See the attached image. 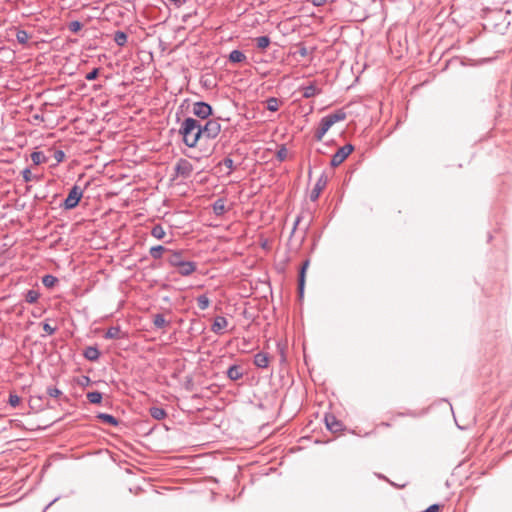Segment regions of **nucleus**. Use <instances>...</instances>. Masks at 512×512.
<instances>
[{
	"label": "nucleus",
	"mask_w": 512,
	"mask_h": 512,
	"mask_svg": "<svg viewBox=\"0 0 512 512\" xmlns=\"http://www.w3.org/2000/svg\"><path fill=\"white\" fill-rule=\"evenodd\" d=\"M179 133L184 144L190 148L196 147L198 142L203 139L201 122L191 117L184 119L179 128Z\"/></svg>",
	"instance_id": "obj_1"
},
{
	"label": "nucleus",
	"mask_w": 512,
	"mask_h": 512,
	"mask_svg": "<svg viewBox=\"0 0 512 512\" xmlns=\"http://www.w3.org/2000/svg\"><path fill=\"white\" fill-rule=\"evenodd\" d=\"M346 119V113L343 110H337L334 113L328 114L324 116L320 123L319 127L314 133V138L316 141H321L324 135L328 132V130L337 122L343 121Z\"/></svg>",
	"instance_id": "obj_2"
},
{
	"label": "nucleus",
	"mask_w": 512,
	"mask_h": 512,
	"mask_svg": "<svg viewBox=\"0 0 512 512\" xmlns=\"http://www.w3.org/2000/svg\"><path fill=\"white\" fill-rule=\"evenodd\" d=\"M221 132V124L219 119H209L202 125L203 139H215Z\"/></svg>",
	"instance_id": "obj_3"
},
{
	"label": "nucleus",
	"mask_w": 512,
	"mask_h": 512,
	"mask_svg": "<svg viewBox=\"0 0 512 512\" xmlns=\"http://www.w3.org/2000/svg\"><path fill=\"white\" fill-rule=\"evenodd\" d=\"M82 196H83L82 188L78 185H74L70 189L68 196L64 200V203H63L64 207L66 209L75 208L78 205L79 201L81 200Z\"/></svg>",
	"instance_id": "obj_4"
},
{
	"label": "nucleus",
	"mask_w": 512,
	"mask_h": 512,
	"mask_svg": "<svg viewBox=\"0 0 512 512\" xmlns=\"http://www.w3.org/2000/svg\"><path fill=\"white\" fill-rule=\"evenodd\" d=\"M354 147L351 144H346L342 147H340L337 152L332 156L331 159V166L337 167L340 164H342L347 157L353 152Z\"/></svg>",
	"instance_id": "obj_5"
},
{
	"label": "nucleus",
	"mask_w": 512,
	"mask_h": 512,
	"mask_svg": "<svg viewBox=\"0 0 512 512\" xmlns=\"http://www.w3.org/2000/svg\"><path fill=\"white\" fill-rule=\"evenodd\" d=\"M192 112L201 119H207L212 114V107L206 102H196L193 104Z\"/></svg>",
	"instance_id": "obj_6"
},
{
	"label": "nucleus",
	"mask_w": 512,
	"mask_h": 512,
	"mask_svg": "<svg viewBox=\"0 0 512 512\" xmlns=\"http://www.w3.org/2000/svg\"><path fill=\"white\" fill-rule=\"evenodd\" d=\"M192 170V164L186 159H180L175 166V171L177 175H180L185 178L191 175Z\"/></svg>",
	"instance_id": "obj_7"
},
{
	"label": "nucleus",
	"mask_w": 512,
	"mask_h": 512,
	"mask_svg": "<svg viewBox=\"0 0 512 512\" xmlns=\"http://www.w3.org/2000/svg\"><path fill=\"white\" fill-rule=\"evenodd\" d=\"M177 272L181 276H189L196 271L197 264L193 261L183 260L177 267Z\"/></svg>",
	"instance_id": "obj_8"
},
{
	"label": "nucleus",
	"mask_w": 512,
	"mask_h": 512,
	"mask_svg": "<svg viewBox=\"0 0 512 512\" xmlns=\"http://www.w3.org/2000/svg\"><path fill=\"white\" fill-rule=\"evenodd\" d=\"M309 266V260H306L303 262L298 275V294L300 298H303L304 296V288H305V277H306V270Z\"/></svg>",
	"instance_id": "obj_9"
},
{
	"label": "nucleus",
	"mask_w": 512,
	"mask_h": 512,
	"mask_svg": "<svg viewBox=\"0 0 512 512\" xmlns=\"http://www.w3.org/2000/svg\"><path fill=\"white\" fill-rule=\"evenodd\" d=\"M325 424L329 431L336 433L343 430V424L334 415L328 414L325 416Z\"/></svg>",
	"instance_id": "obj_10"
},
{
	"label": "nucleus",
	"mask_w": 512,
	"mask_h": 512,
	"mask_svg": "<svg viewBox=\"0 0 512 512\" xmlns=\"http://www.w3.org/2000/svg\"><path fill=\"white\" fill-rule=\"evenodd\" d=\"M168 253L167 262L173 267H177L183 260H185L183 250L172 251L169 249Z\"/></svg>",
	"instance_id": "obj_11"
},
{
	"label": "nucleus",
	"mask_w": 512,
	"mask_h": 512,
	"mask_svg": "<svg viewBox=\"0 0 512 512\" xmlns=\"http://www.w3.org/2000/svg\"><path fill=\"white\" fill-rule=\"evenodd\" d=\"M227 325L228 321L224 316H216L211 326V330L215 334H221Z\"/></svg>",
	"instance_id": "obj_12"
},
{
	"label": "nucleus",
	"mask_w": 512,
	"mask_h": 512,
	"mask_svg": "<svg viewBox=\"0 0 512 512\" xmlns=\"http://www.w3.org/2000/svg\"><path fill=\"white\" fill-rule=\"evenodd\" d=\"M126 337H127V334L123 333L121 331L120 326H118V325L111 326L110 328H108L104 335L105 339H122V338H126Z\"/></svg>",
	"instance_id": "obj_13"
},
{
	"label": "nucleus",
	"mask_w": 512,
	"mask_h": 512,
	"mask_svg": "<svg viewBox=\"0 0 512 512\" xmlns=\"http://www.w3.org/2000/svg\"><path fill=\"white\" fill-rule=\"evenodd\" d=\"M227 377L232 381H237L243 377V370L240 365L233 364L227 369Z\"/></svg>",
	"instance_id": "obj_14"
},
{
	"label": "nucleus",
	"mask_w": 512,
	"mask_h": 512,
	"mask_svg": "<svg viewBox=\"0 0 512 512\" xmlns=\"http://www.w3.org/2000/svg\"><path fill=\"white\" fill-rule=\"evenodd\" d=\"M83 356L89 361H97L100 358V351L96 346H88L83 351Z\"/></svg>",
	"instance_id": "obj_15"
},
{
	"label": "nucleus",
	"mask_w": 512,
	"mask_h": 512,
	"mask_svg": "<svg viewBox=\"0 0 512 512\" xmlns=\"http://www.w3.org/2000/svg\"><path fill=\"white\" fill-rule=\"evenodd\" d=\"M302 96L304 98H311L318 94H320L321 90L315 84H309L307 86H302L301 88Z\"/></svg>",
	"instance_id": "obj_16"
},
{
	"label": "nucleus",
	"mask_w": 512,
	"mask_h": 512,
	"mask_svg": "<svg viewBox=\"0 0 512 512\" xmlns=\"http://www.w3.org/2000/svg\"><path fill=\"white\" fill-rule=\"evenodd\" d=\"M254 364L259 368H266L269 364V357L267 353L259 352L254 356Z\"/></svg>",
	"instance_id": "obj_17"
},
{
	"label": "nucleus",
	"mask_w": 512,
	"mask_h": 512,
	"mask_svg": "<svg viewBox=\"0 0 512 512\" xmlns=\"http://www.w3.org/2000/svg\"><path fill=\"white\" fill-rule=\"evenodd\" d=\"M212 208H213V212L220 216L222 214H224V212L227 211V207H226V200L223 199V198H219L217 199L213 205H212Z\"/></svg>",
	"instance_id": "obj_18"
},
{
	"label": "nucleus",
	"mask_w": 512,
	"mask_h": 512,
	"mask_svg": "<svg viewBox=\"0 0 512 512\" xmlns=\"http://www.w3.org/2000/svg\"><path fill=\"white\" fill-rule=\"evenodd\" d=\"M96 417L103 421L104 423L109 424L111 426L116 427L119 425V420L111 414L99 413Z\"/></svg>",
	"instance_id": "obj_19"
},
{
	"label": "nucleus",
	"mask_w": 512,
	"mask_h": 512,
	"mask_svg": "<svg viewBox=\"0 0 512 512\" xmlns=\"http://www.w3.org/2000/svg\"><path fill=\"white\" fill-rule=\"evenodd\" d=\"M326 185V179H323V177H321L317 183L315 184V187L313 188L312 192H311V200L315 201L319 195H320V192L322 191V189L325 187Z\"/></svg>",
	"instance_id": "obj_20"
},
{
	"label": "nucleus",
	"mask_w": 512,
	"mask_h": 512,
	"mask_svg": "<svg viewBox=\"0 0 512 512\" xmlns=\"http://www.w3.org/2000/svg\"><path fill=\"white\" fill-rule=\"evenodd\" d=\"M168 251H169V249H167L165 246L156 245V246H152L150 248L149 253L153 259H160L163 255V253L168 252Z\"/></svg>",
	"instance_id": "obj_21"
},
{
	"label": "nucleus",
	"mask_w": 512,
	"mask_h": 512,
	"mask_svg": "<svg viewBox=\"0 0 512 512\" xmlns=\"http://www.w3.org/2000/svg\"><path fill=\"white\" fill-rule=\"evenodd\" d=\"M228 59L232 63H241L246 60V56L242 51L235 49L230 52Z\"/></svg>",
	"instance_id": "obj_22"
},
{
	"label": "nucleus",
	"mask_w": 512,
	"mask_h": 512,
	"mask_svg": "<svg viewBox=\"0 0 512 512\" xmlns=\"http://www.w3.org/2000/svg\"><path fill=\"white\" fill-rule=\"evenodd\" d=\"M30 157L34 165H40L48 161V158L42 151H34Z\"/></svg>",
	"instance_id": "obj_23"
},
{
	"label": "nucleus",
	"mask_w": 512,
	"mask_h": 512,
	"mask_svg": "<svg viewBox=\"0 0 512 512\" xmlns=\"http://www.w3.org/2000/svg\"><path fill=\"white\" fill-rule=\"evenodd\" d=\"M149 412H150V415L156 420H163L167 416L166 411L163 408L158 407V406L151 407L149 409Z\"/></svg>",
	"instance_id": "obj_24"
},
{
	"label": "nucleus",
	"mask_w": 512,
	"mask_h": 512,
	"mask_svg": "<svg viewBox=\"0 0 512 512\" xmlns=\"http://www.w3.org/2000/svg\"><path fill=\"white\" fill-rule=\"evenodd\" d=\"M113 39L118 46L123 47L127 43L128 36L125 32L118 30L114 33Z\"/></svg>",
	"instance_id": "obj_25"
},
{
	"label": "nucleus",
	"mask_w": 512,
	"mask_h": 512,
	"mask_svg": "<svg viewBox=\"0 0 512 512\" xmlns=\"http://www.w3.org/2000/svg\"><path fill=\"white\" fill-rule=\"evenodd\" d=\"M46 393L50 397H53V398L62 397V400L66 401V402L69 401V398L67 396H63L62 391L60 389H58L57 387H53V386L47 387Z\"/></svg>",
	"instance_id": "obj_26"
},
{
	"label": "nucleus",
	"mask_w": 512,
	"mask_h": 512,
	"mask_svg": "<svg viewBox=\"0 0 512 512\" xmlns=\"http://www.w3.org/2000/svg\"><path fill=\"white\" fill-rule=\"evenodd\" d=\"M86 397L91 404H100L103 398L102 393L99 391L88 392Z\"/></svg>",
	"instance_id": "obj_27"
},
{
	"label": "nucleus",
	"mask_w": 512,
	"mask_h": 512,
	"mask_svg": "<svg viewBox=\"0 0 512 512\" xmlns=\"http://www.w3.org/2000/svg\"><path fill=\"white\" fill-rule=\"evenodd\" d=\"M270 38L268 36H259L255 38V43L258 49L265 50L270 45Z\"/></svg>",
	"instance_id": "obj_28"
},
{
	"label": "nucleus",
	"mask_w": 512,
	"mask_h": 512,
	"mask_svg": "<svg viewBox=\"0 0 512 512\" xmlns=\"http://www.w3.org/2000/svg\"><path fill=\"white\" fill-rule=\"evenodd\" d=\"M57 282H58V279L51 274H46L42 277V284L46 288H53Z\"/></svg>",
	"instance_id": "obj_29"
},
{
	"label": "nucleus",
	"mask_w": 512,
	"mask_h": 512,
	"mask_svg": "<svg viewBox=\"0 0 512 512\" xmlns=\"http://www.w3.org/2000/svg\"><path fill=\"white\" fill-rule=\"evenodd\" d=\"M40 297V293L37 290L30 289L25 294V300L27 303L33 304L37 302Z\"/></svg>",
	"instance_id": "obj_30"
},
{
	"label": "nucleus",
	"mask_w": 512,
	"mask_h": 512,
	"mask_svg": "<svg viewBox=\"0 0 512 512\" xmlns=\"http://www.w3.org/2000/svg\"><path fill=\"white\" fill-rule=\"evenodd\" d=\"M266 104H267L266 107L269 111L275 112L279 109L280 101L278 98L270 97L267 99Z\"/></svg>",
	"instance_id": "obj_31"
},
{
	"label": "nucleus",
	"mask_w": 512,
	"mask_h": 512,
	"mask_svg": "<svg viewBox=\"0 0 512 512\" xmlns=\"http://www.w3.org/2000/svg\"><path fill=\"white\" fill-rule=\"evenodd\" d=\"M153 324L156 328H163L167 324V321L163 314L158 313L154 315Z\"/></svg>",
	"instance_id": "obj_32"
},
{
	"label": "nucleus",
	"mask_w": 512,
	"mask_h": 512,
	"mask_svg": "<svg viewBox=\"0 0 512 512\" xmlns=\"http://www.w3.org/2000/svg\"><path fill=\"white\" fill-rule=\"evenodd\" d=\"M209 304L210 300L205 294L199 295L197 297V305L199 309L206 310L209 307Z\"/></svg>",
	"instance_id": "obj_33"
},
{
	"label": "nucleus",
	"mask_w": 512,
	"mask_h": 512,
	"mask_svg": "<svg viewBox=\"0 0 512 512\" xmlns=\"http://www.w3.org/2000/svg\"><path fill=\"white\" fill-rule=\"evenodd\" d=\"M151 234L157 239H162L165 236L163 226H152Z\"/></svg>",
	"instance_id": "obj_34"
},
{
	"label": "nucleus",
	"mask_w": 512,
	"mask_h": 512,
	"mask_svg": "<svg viewBox=\"0 0 512 512\" xmlns=\"http://www.w3.org/2000/svg\"><path fill=\"white\" fill-rule=\"evenodd\" d=\"M16 39L20 44H26L29 40V34L25 30H18L16 33Z\"/></svg>",
	"instance_id": "obj_35"
},
{
	"label": "nucleus",
	"mask_w": 512,
	"mask_h": 512,
	"mask_svg": "<svg viewBox=\"0 0 512 512\" xmlns=\"http://www.w3.org/2000/svg\"><path fill=\"white\" fill-rule=\"evenodd\" d=\"M22 176L25 182H30L33 180H38V177L35 176L29 168H26L22 171Z\"/></svg>",
	"instance_id": "obj_36"
},
{
	"label": "nucleus",
	"mask_w": 512,
	"mask_h": 512,
	"mask_svg": "<svg viewBox=\"0 0 512 512\" xmlns=\"http://www.w3.org/2000/svg\"><path fill=\"white\" fill-rule=\"evenodd\" d=\"M20 397L17 394H10L8 398V403L11 407H17L20 404Z\"/></svg>",
	"instance_id": "obj_37"
},
{
	"label": "nucleus",
	"mask_w": 512,
	"mask_h": 512,
	"mask_svg": "<svg viewBox=\"0 0 512 512\" xmlns=\"http://www.w3.org/2000/svg\"><path fill=\"white\" fill-rule=\"evenodd\" d=\"M53 157L56 161V164H59L64 160L65 153L62 150H55L53 153Z\"/></svg>",
	"instance_id": "obj_38"
},
{
	"label": "nucleus",
	"mask_w": 512,
	"mask_h": 512,
	"mask_svg": "<svg viewBox=\"0 0 512 512\" xmlns=\"http://www.w3.org/2000/svg\"><path fill=\"white\" fill-rule=\"evenodd\" d=\"M42 327L48 335H53L56 332V327L51 326L48 322H43Z\"/></svg>",
	"instance_id": "obj_39"
},
{
	"label": "nucleus",
	"mask_w": 512,
	"mask_h": 512,
	"mask_svg": "<svg viewBox=\"0 0 512 512\" xmlns=\"http://www.w3.org/2000/svg\"><path fill=\"white\" fill-rule=\"evenodd\" d=\"M82 28V24L79 22V21H72L70 24H69V30L71 32H78L79 30H81Z\"/></svg>",
	"instance_id": "obj_40"
},
{
	"label": "nucleus",
	"mask_w": 512,
	"mask_h": 512,
	"mask_svg": "<svg viewBox=\"0 0 512 512\" xmlns=\"http://www.w3.org/2000/svg\"><path fill=\"white\" fill-rule=\"evenodd\" d=\"M98 74H99V69L94 68L92 71H90L89 73L86 74L85 78L88 81H92L97 78Z\"/></svg>",
	"instance_id": "obj_41"
},
{
	"label": "nucleus",
	"mask_w": 512,
	"mask_h": 512,
	"mask_svg": "<svg viewBox=\"0 0 512 512\" xmlns=\"http://www.w3.org/2000/svg\"><path fill=\"white\" fill-rule=\"evenodd\" d=\"M0 235L5 238L4 246H12L15 243V239L10 238L4 234V229L2 228L0 231Z\"/></svg>",
	"instance_id": "obj_42"
},
{
	"label": "nucleus",
	"mask_w": 512,
	"mask_h": 512,
	"mask_svg": "<svg viewBox=\"0 0 512 512\" xmlns=\"http://www.w3.org/2000/svg\"><path fill=\"white\" fill-rule=\"evenodd\" d=\"M297 53L302 57L305 58L309 54L308 49L303 44H298V51Z\"/></svg>",
	"instance_id": "obj_43"
},
{
	"label": "nucleus",
	"mask_w": 512,
	"mask_h": 512,
	"mask_svg": "<svg viewBox=\"0 0 512 512\" xmlns=\"http://www.w3.org/2000/svg\"><path fill=\"white\" fill-rule=\"evenodd\" d=\"M223 165L228 168L229 170H233L234 168V161L231 158H225L223 160Z\"/></svg>",
	"instance_id": "obj_44"
},
{
	"label": "nucleus",
	"mask_w": 512,
	"mask_h": 512,
	"mask_svg": "<svg viewBox=\"0 0 512 512\" xmlns=\"http://www.w3.org/2000/svg\"><path fill=\"white\" fill-rule=\"evenodd\" d=\"M287 156V150L285 148H281L278 152H277V158L281 161H283Z\"/></svg>",
	"instance_id": "obj_45"
},
{
	"label": "nucleus",
	"mask_w": 512,
	"mask_h": 512,
	"mask_svg": "<svg viewBox=\"0 0 512 512\" xmlns=\"http://www.w3.org/2000/svg\"><path fill=\"white\" fill-rule=\"evenodd\" d=\"M78 383L81 386H88L91 383V379L88 376H82Z\"/></svg>",
	"instance_id": "obj_46"
},
{
	"label": "nucleus",
	"mask_w": 512,
	"mask_h": 512,
	"mask_svg": "<svg viewBox=\"0 0 512 512\" xmlns=\"http://www.w3.org/2000/svg\"><path fill=\"white\" fill-rule=\"evenodd\" d=\"M314 6H322L324 5L328 0H309Z\"/></svg>",
	"instance_id": "obj_47"
},
{
	"label": "nucleus",
	"mask_w": 512,
	"mask_h": 512,
	"mask_svg": "<svg viewBox=\"0 0 512 512\" xmlns=\"http://www.w3.org/2000/svg\"><path fill=\"white\" fill-rule=\"evenodd\" d=\"M58 499H59V497L54 498V499H53V500H52V501H51V502H50V503L45 507L44 511H45V510H47L50 506H52V505H53V504H54Z\"/></svg>",
	"instance_id": "obj_48"
},
{
	"label": "nucleus",
	"mask_w": 512,
	"mask_h": 512,
	"mask_svg": "<svg viewBox=\"0 0 512 512\" xmlns=\"http://www.w3.org/2000/svg\"><path fill=\"white\" fill-rule=\"evenodd\" d=\"M290 227H291L290 234L293 235L300 226L293 225Z\"/></svg>",
	"instance_id": "obj_49"
},
{
	"label": "nucleus",
	"mask_w": 512,
	"mask_h": 512,
	"mask_svg": "<svg viewBox=\"0 0 512 512\" xmlns=\"http://www.w3.org/2000/svg\"><path fill=\"white\" fill-rule=\"evenodd\" d=\"M299 222H300V218H299V217H297V218H296V220H295V222H294V224H295V225H298V224H299Z\"/></svg>",
	"instance_id": "obj_50"
},
{
	"label": "nucleus",
	"mask_w": 512,
	"mask_h": 512,
	"mask_svg": "<svg viewBox=\"0 0 512 512\" xmlns=\"http://www.w3.org/2000/svg\"><path fill=\"white\" fill-rule=\"evenodd\" d=\"M262 247H263V248L267 247V241H265V242H263V243H262Z\"/></svg>",
	"instance_id": "obj_51"
},
{
	"label": "nucleus",
	"mask_w": 512,
	"mask_h": 512,
	"mask_svg": "<svg viewBox=\"0 0 512 512\" xmlns=\"http://www.w3.org/2000/svg\"><path fill=\"white\" fill-rule=\"evenodd\" d=\"M380 479H386L385 476L381 475V474H378L377 475Z\"/></svg>",
	"instance_id": "obj_52"
}]
</instances>
